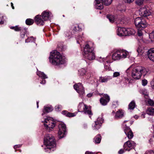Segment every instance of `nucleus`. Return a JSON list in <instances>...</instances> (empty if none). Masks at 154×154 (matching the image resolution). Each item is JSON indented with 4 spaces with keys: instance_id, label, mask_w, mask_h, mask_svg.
I'll return each mask as SVG.
<instances>
[{
    "instance_id": "nucleus-1",
    "label": "nucleus",
    "mask_w": 154,
    "mask_h": 154,
    "mask_svg": "<svg viewBox=\"0 0 154 154\" xmlns=\"http://www.w3.org/2000/svg\"><path fill=\"white\" fill-rule=\"evenodd\" d=\"M50 62L52 65L59 66L66 63V58L62 56L60 53L54 50L50 53L49 57Z\"/></svg>"
},
{
    "instance_id": "nucleus-2",
    "label": "nucleus",
    "mask_w": 154,
    "mask_h": 154,
    "mask_svg": "<svg viewBox=\"0 0 154 154\" xmlns=\"http://www.w3.org/2000/svg\"><path fill=\"white\" fill-rule=\"evenodd\" d=\"M147 72L145 68L141 66H137L135 67L132 70L131 75L134 79H140L141 75L144 76Z\"/></svg>"
},
{
    "instance_id": "nucleus-3",
    "label": "nucleus",
    "mask_w": 154,
    "mask_h": 154,
    "mask_svg": "<svg viewBox=\"0 0 154 154\" xmlns=\"http://www.w3.org/2000/svg\"><path fill=\"white\" fill-rule=\"evenodd\" d=\"M54 140V137L51 134H47L45 136L44 141L45 144L47 147V151H48V150L54 151L53 148L56 146V144Z\"/></svg>"
},
{
    "instance_id": "nucleus-4",
    "label": "nucleus",
    "mask_w": 154,
    "mask_h": 154,
    "mask_svg": "<svg viewBox=\"0 0 154 154\" xmlns=\"http://www.w3.org/2000/svg\"><path fill=\"white\" fill-rule=\"evenodd\" d=\"M128 54V52L126 50H118L112 54V59L114 60H120L125 58Z\"/></svg>"
},
{
    "instance_id": "nucleus-5",
    "label": "nucleus",
    "mask_w": 154,
    "mask_h": 154,
    "mask_svg": "<svg viewBox=\"0 0 154 154\" xmlns=\"http://www.w3.org/2000/svg\"><path fill=\"white\" fill-rule=\"evenodd\" d=\"M134 23L137 29H144L148 25L145 19L142 17L136 18L134 21Z\"/></svg>"
},
{
    "instance_id": "nucleus-6",
    "label": "nucleus",
    "mask_w": 154,
    "mask_h": 154,
    "mask_svg": "<svg viewBox=\"0 0 154 154\" xmlns=\"http://www.w3.org/2000/svg\"><path fill=\"white\" fill-rule=\"evenodd\" d=\"M134 31L131 28L118 27L117 30V34L119 36H127L134 34Z\"/></svg>"
},
{
    "instance_id": "nucleus-7",
    "label": "nucleus",
    "mask_w": 154,
    "mask_h": 154,
    "mask_svg": "<svg viewBox=\"0 0 154 154\" xmlns=\"http://www.w3.org/2000/svg\"><path fill=\"white\" fill-rule=\"evenodd\" d=\"M55 122L53 121L51 118H48L45 119L44 122V125L45 128L48 132L52 130L55 126Z\"/></svg>"
},
{
    "instance_id": "nucleus-8",
    "label": "nucleus",
    "mask_w": 154,
    "mask_h": 154,
    "mask_svg": "<svg viewBox=\"0 0 154 154\" xmlns=\"http://www.w3.org/2000/svg\"><path fill=\"white\" fill-rule=\"evenodd\" d=\"M59 130L58 134V137L59 139H61L66 134V127L65 125L61 123L59 125Z\"/></svg>"
},
{
    "instance_id": "nucleus-9",
    "label": "nucleus",
    "mask_w": 154,
    "mask_h": 154,
    "mask_svg": "<svg viewBox=\"0 0 154 154\" xmlns=\"http://www.w3.org/2000/svg\"><path fill=\"white\" fill-rule=\"evenodd\" d=\"M136 145V143L134 141L130 140L125 143L123 147L125 150L129 151L132 149L134 148Z\"/></svg>"
},
{
    "instance_id": "nucleus-10",
    "label": "nucleus",
    "mask_w": 154,
    "mask_h": 154,
    "mask_svg": "<svg viewBox=\"0 0 154 154\" xmlns=\"http://www.w3.org/2000/svg\"><path fill=\"white\" fill-rule=\"evenodd\" d=\"M94 43L91 41L87 42L84 48V54L94 51Z\"/></svg>"
},
{
    "instance_id": "nucleus-11",
    "label": "nucleus",
    "mask_w": 154,
    "mask_h": 154,
    "mask_svg": "<svg viewBox=\"0 0 154 154\" xmlns=\"http://www.w3.org/2000/svg\"><path fill=\"white\" fill-rule=\"evenodd\" d=\"M107 18L109 19V20L110 22L113 23L115 20L117 21L119 20L121 23H124V19L125 18H121L119 16H114L112 15H107L106 16Z\"/></svg>"
},
{
    "instance_id": "nucleus-12",
    "label": "nucleus",
    "mask_w": 154,
    "mask_h": 154,
    "mask_svg": "<svg viewBox=\"0 0 154 154\" xmlns=\"http://www.w3.org/2000/svg\"><path fill=\"white\" fill-rule=\"evenodd\" d=\"M74 88L80 95H83L85 94L84 88L81 83H79L78 85L75 84Z\"/></svg>"
},
{
    "instance_id": "nucleus-13",
    "label": "nucleus",
    "mask_w": 154,
    "mask_h": 154,
    "mask_svg": "<svg viewBox=\"0 0 154 154\" xmlns=\"http://www.w3.org/2000/svg\"><path fill=\"white\" fill-rule=\"evenodd\" d=\"M125 126L123 129L125 134L129 139H132L134 136L133 133L129 126L126 125H125Z\"/></svg>"
},
{
    "instance_id": "nucleus-14",
    "label": "nucleus",
    "mask_w": 154,
    "mask_h": 154,
    "mask_svg": "<svg viewBox=\"0 0 154 154\" xmlns=\"http://www.w3.org/2000/svg\"><path fill=\"white\" fill-rule=\"evenodd\" d=\"M103 119L102 117H99L97 120L95 122L94 126L93 127L94 129L98 130L101 127L102 123L103 122Z\"/></svg>"
},
{
    "instance_id": "nucleus-15",
    "label": "nucleus",
    "mask_w": 154,
    "mask_h": 154,
    "mask_svg": "<svg viewBox=\"0 0 154 154\" xmlns=\"http://www.w3.org/2000/svg\"><path fill=\"white\" fill-rule=\"evenodd\" d=\"M109 97L107 94H105L100 98V101L101 104L103 106L106 105L110 100Z\"/></svg>"
},
{
    "instance_id": "nucleus-16",
    "label": "nucleus",
    "mask_w": 154,
    "mask_h": 154,
    "mask_svg": "<svg viewBox=\"0 0 154 154\" xmlns=\"http://www.w3.org/2000/svg\"><path fill=\"white\" fill-rule=\"evenodd\" d=\"M42 18L45 21H47L51 18L52 17L51 13L48 11H44L42 14Z\"/></svg>"
},
{
    "instance_id": "nucleus-17",
    "label": "nucleus",
    "mask_w": 154,
    "mask_h": 154,
    "mask_svg": "<svg viewBox=\"0 0 154 154\" xmlns=\"http://www.w3.org/2000/svg\"><path fill=\"white\" fill-rule=\"evenodd\" d=\"M35 22L37 25H43L44 24V20H43L42 15H36L35 18Z\"/></svg>"
},
{
    "instance_id": "nucleus-18",
    "label": "nucleus",
    "mask_w": 154,
    "mask_h": 154,
    "mask_svg": "<svg viewBox=\"0 0 154 154\" xmlns=\"http://www.w3.org/2000/svg\"><path fill=\"white\" fill-rule=\"evenodd\" d=\"M140 14L141 16L147 17L150 15L151 13L149 9L145 8H143L140 10Z\"/></svg>"
},
{
    "instance_id": "nucleus-19",
    "label": "nucleus",
    "mask_w": 154,
    "mask_h": 154,
    "mask_svg": "<svg viewBox=\"0 0 154 154\" xmlns=\"http://www.w3.org/2000/svg\"><path fill=\"white\" fill-rule=\"evenodd\" d=\"M84 57L89 60H94L95 58V54L94 51L84 54Z\"/></svg>"
},
{
    "instance_id": "nucleus-20",
    "label": "nucleus",
    "mask_w": 154,
    "mask_h": 154,
    "mask_svg": "<svg viewBox=\"0 0 154 154\" xmlns=\"http://www.w3.org/2000/svg\"><path fill=\"white\" fill-rule=\"evenodd\" d=\"M147 55L150 60L154 62V48H151L148 50Z\"/></svg>"
},
{
    "instance_id": "nucleus-21",
    "label": "nucleus",
    "mask_w": 154,
    "mask_h": 154,
    "mask_svg": "<svg viewBox=\"0 0 154 154\" xmlns=\"http://www.w3.org/2000/svg\"><path fill=\"white\" fill-rule=\"evenodd\" d=\"M124 116V113L121 110L117 111L116 113L115 118L117 119H121Z\"/></svg>"
},
{
    "instance_id": "nucleus-22",
    "label": "nucleus",
    "mask_w": 154,
    "mask_h": 154,
    "mask_svg": "<svg viewBox=\"0 0 154 154\" xmlns=\"http://www.w3.org/2000/svg\"><path fill=\"white\" fill-rule=\"evenodd\" d=\"M102 2L99 1V0H95V8L97 9H102L103 8V3L101 2Z\"/></svg>"
},
{
    "instance_id": "nucleus-23",
    "label": "nucleus",
    "mask_w": 154,
    "mask_h": 154,
    "mask_svg": "<svg viewBox=\"0 0 154 154\" xmlns=\"http://www.w3.org/2000/svg\"><path fill=\"white\" fill-rule=\"evenodd\" d=\"M62 113L67 117H73L75 116V113L69 112L66 110H63L62 111Z\"/></svg>"
},
{
    "instance_id": "nucleus-24",
    "label": "nucleus",
    "mask_w": 154,
    "mask_h": 154,
    "mask_svg": "<svg viewBox=\"0 0 154 154\" xmlns=\"http://www.w3.org/2000/svg\"><path fill=\"white\" fill-rule=\"evenodd\" d=\"M53 108L51 106H45L43 110V113H42V115H44V113L49 112L52 111Z\"/></svg>"
},
{
    "instance_id": "nucleus-25",
    "label": "nucleus",
    "mask_w": 154,
    "mask_h": 154,
    "mask_svg": "<svg viewBox=\"0 0 154 154\" xmlns=\"http://www.w3.org/2000/svg\"><path fill=\"white\" fill-rule=\"evenodd\" d=\"M82 112H84V113L87 114L89 115H92L91 110L87 105L85 106V109L84 110H82Z\"/></svg>"
},
{
    "instance_id": "nucleus-26",
    "label": "nucleus",
    "mask_w": 154,
    "mask_h": 154,
    "mask_svg": "<svg viewBox=\"0 0 154 154\" xmlns=\"http://www.w3.org/2000/svg\"><path fill=\"white\" fill-rule=\"evenodd\" d=\"M37 75L39 77H41L42 79H45L47 78L46 75H45L43 72L40 71H37L36 73Z\"/></svg>"
},
{
    "instance_id": "nucleus-27",
    "label": "nucleus",
    "mask_w": 154,
    "mask_h": 154,
    "mask_svg": "<svg viewBox=\"0 0 154 154\" xmlns=\"http://www.w3.org/2000/svg\"><path fill=\"white\" fill-rule=\"evenodd\" d=\"M86 105L83 103H80L78 106V111L79 112H82L85 108V106Z\"/></svg>"
},
{
    "instance_id": "nucleus-28",
    "label": "nucleus",
    "mask_w": 154,
    "mask_h": 154,
    "mask_svg": "<svg viewBox=\"0 0 154 154\" xmlns=\"http://www.w3.org/2000/svg\"><path fill=\"white\" fill-rule=\"evenodd\" d=\"M101 137L100 134H98L97 135L94 139V140L95 143H100Z\"/></svg>"
},
{
    "instance_id": "nucleus-29",
    "label": "nucleus",
    "mask_w": 154,
    "mask_h": 154,
    "mask_svg": "<svg viewBox=\"0 0 154 154\" xmlns=\"http://www.w3.org/2000/svg\"><path fill=\"white\" fill-rule=\"evenodd\" d=\"M112 78L110 76H105L101 77L100 78L101 82H107L109 80L111 79Z\"/></svg>"
},
{
    "instance_id": "nucleus-30",
    "label": "nucleus",
    "mask_w": 154,
    "mask_h": 154,
    "mask_svg": "<svg viewBox=\"0 0 154 154\" xmlns=\"http://www.w3.org/2000/svg\"><path fill=\"white\" fill-rule=\"evenodd\" d=\"M146 112L149 115H153L154 114V109L152 107L148 108L146 110Z\"/></svg>"
},
{
    "instance_id": "nucleus-31",
    "label": "nucleus",
    "mask_w": 154,
    "mask_h": 154,
    "mask_svg": "<svg viewBox=\"0 0 154 154\" xmlns=\"http://www.w3.org/2000/svg\"><path fill=\"white\" fill-rule=\"evenodd\" d=\"M136 106L134 101H132L128 105V109L130 110H133Z\"/></svg>"
},
{
    "instance_id": "nucleus-32",
    "label": "nucleus",
    "mask_w": 154,
    "mask_h": 154,
    "mask_svg": "<svg viewBox=\"0 0 154 154\" xmlns=\"http://www.w3.org/2000/svg\"><path fill=\"white\" fill-rule=\"evenodd\" d=\"M137 51L138 53V54L142 55L144 52V49L143 47L141 46H139L137 48Z\"/></svg>"
},
{
    "instance_id": "nucleus-33",
    "label": "nucleus",
    "mask_w": 154,
    "mask_h": 154,
    "mask_svg": "<svg viewBox=\"0 0 154 154\" xmlns=\"http://www.w3.org/2000/svg\"><path fill=\"white\" fill-rule=\"evenodd\" d=\"M33 23L34 20L30 18L27 19L26 20V23L28 25H32Z\"/></svg>"
},
{
    "instance_id": "nucleus-34",
    "label": "nucleus",
    "mask_w": 154,
    "mask_h": 154,
    "mask_svg": "<svg viewBox=\"0 0 154 154\" xmlns=\"http://www.w3.org/2000/svg\"><path fill=\"white\" fill-rule=\"evenodd\" d=\"M112 0H100L106 5H110L112 2Z\"/></svg>"
},
{
    "instance_id": "nucleus-35",
    "label": "nucleus",
    "mask_w": 154,
    "mask_h": 154,
    "mask_svg": "<svg viewBox=\"0 0 154 154\" xmlns=\"http://www.w3.org/2000/svg\"><path fill=\"white\" fill-rule=\"evenodd\" d=\"M79 71L80 75L81 76H84L86 72V70L84 69H82L79 70Z\"/></svg>"
},
{
    "instance_id": "nucleus-36",
    "label": "nucleus",
    "mask_w": 154,
    "mask_h": 154,
    "mask_svg": "<svg viewBox=\"0 0 154 154\" xmlns=\"http://www.w3.org/2000/svg\"><path fill=\"white\" fill-rule=\"evenodd\" d=\"M64 33L65 36L68 37H71L72 35L73 34L72 33H71L68 30L66 31Z\"/></svg>"
},
{
    "instance_id": "nucleus-37",
    "label": "nucleus",
    "mask_w": 154,
    "mask_h": 154,
    "mask_svg": "<svg viewBox=\"0 0 154 154\" xmlns=\"http://www.w3.org/2000/svg\"><path fill=\"white\" fill-rule=\"evenodd\" d=\"M143 0H136L135 3L138 6H140L143 3Z\"/></svg>"
},
{
    "instance_id": "nucleus-38",
    "label": "nucleus",
    "mask_w": 154,
    "mask_h": 154,
    "mask_svg": "<svg viewBox=\"0 0 154 154\" xmlns=\"http://www.w3.org/2000/svg\"><path fill=\"white\" fill-rule=\"evenodd\" d=\"M137 29L138 30L137 33L138 35L139 36H141L143 34L142 31L144 29Z\"/></svg>"
},
{
    "instance_id": "nucleus-39",
    "label": "nucleus",
    "mask_w": 154,
    "mask_h": 154,
    "mask_svg": "<svg viewBox=\"0 0 154 154\" xmlns=\"http://www.w3.org/2000/svg\"><path fill=\"white\" fill-rule=\"evenodd\" d=\"M148 104L151 106H154V101L151 99H149L148 100Z\"/></svg>"
},
{
    "instance_id": "nucleus-40",
    "label": "nucleus",
    "mask_w": 154,
    "mask_h": 154,
    "mask_svg": "<svg viewBox=\"0 0 154 154\" xmlns=\"http://www.w3.org/2000/svg\"><path fill=\"white\" fill-rule=\"evenodd\" d=\"M62 108V106L61 105H58L55 106V109L56 110L58 111H60L61 110Z\"/></svg>"
},
{
    "instance_id": "nucleus-41",
    "label": "nucleus",
    "mask_w": 154,
    "mask_h": 154,
    "mask_svg": "<svg viewBox=\"0 0 154 154\" xmlns=\"http://www.w3.org/2000/svg\"><path fill=\"white\" fill-rule=\"evenodd\" d=\"M120 75V74L119 72H114L113 74V77H116L119 76Z\"/></svg>"
},
{
    "instance_id": "nucleus-42",
    "label": "nucleus",
    "mask_w": 154,
    "mask_h": 154,
    "mask_svg": "<svg viewBox=\"0 0 154 154\" xmlns=\"http://www.w3.org/2000/svg\"><path fill=\"white\" fill-rule=\"evenodd\" d=\"M14 30L16 31H20L21 30V28L18 26H15Z\"/></svg>"
},
{
    "instance_id": "nucleus-43",
    "label": "nucleus",
    "mask_w": 154,
    "mask_h": 154,
    "mask_svg": "<svg viewBox=\"0 0 154 154\" xmlns=\"http://www.w3.org/2000/svg\"><path fill=\"white\" fill-rule=\"evenodd\" d=\"M144 154H154V152L152 150H148L146 151Z\"/></svg>"
},
{
    "instance_id": "nucleus-44",
    "label": "nucleus",
    "mask_w": 154,
    "mask_h": 154,
    "mask_svg": "<svg viewBox=\"0 0 154 154\" xmlns=\"http://www.w3.org/2000/svg\"><path fill=\"white\" fill-rule=\"evenodd\" d=\"M142 85L143 86H145L147 83V81L146 79L143 80L142 81Z\"/></svg>"
},
{
    "instance_id": "nucleus-45",
    "label": "nucleus",
    "mask_w": 154,
    "mask_h": 154,
    "mask_svg": "<svg viewBox=\"0 0 154 154\" xmlns=\"http://www.w3.org/2000/svg\"><path fill=\"white\" fill-rule=\"evenodd\" d=\"M127 122H128L129 123V124H130V125H132V122H131V121H124V122H123V124H124L123 125H124V127H125V124H125V123H126Z\"/></svg>"
},
{
    "instance_id": "nucleus-46",
    "label": "nucleus",
    "mask_w": 154,
    "mask_h": 154,
    "mask_svg": "<svg viewBox=\"0 0 154 154\" xmlns=\"http://www.w3.org/2000/svg\"><path fill=\"white\" fill-rule=\"evenodd\" d=\"M125 81L126 84L129 83L130 82V80L129 79L125 78Z\"/></svg>"
},
{
    "instance_id": "nucleus-47",
    "label": "nucleus",
    "mask_w": 154,
    "mask_h": 154,
    "mask_svg": "<svg viewBox=\"0 0 154 154\" xmlns=\"http://www.w3.org/2000/svg\"><path fill=\"white\" fill-rule=\"evenodd\" d=\"M77 28L76 26H75L73 29V34H75L77 31Z\"/></svg>"
},
{
    "instance_id": "nucleus-48",
    "label": "nucleus",
    "mask_w": 154,
    "mask_h": 154,
    "mask_svg": "<svg viewBox=\"0 0 154 154\" xmlns=\"http://www.w3.org/2000/svg\"><path fill=\"white\" fill-rule=\"evenodd\" d=\"M3 18V16H0V24H3L4 23V21H2Z\"/></svg>"
},
{
    "instance_id": "nucleus-49",
    "label": "nucleus",
    "mask_w": 154,
    "mask_h": 154,
    "mask_svg": "<svg viewBox=\"0 0 154 154\" xmlns=\"http://www.w3.org/2000/svg\"><path fill=\"white\" fill-rule=\"evenodd\" d=\"M124 150L123 149H120L118 152L119 154H122L124 152Z\"/></svg>"
},
{
    "instance_id": "nucleus-50",
    "label": "nucleus",
    "mask_w": 154,
    "mask_h": 154,
    "mask_svg": "<svg viewBox=\"0 0 154 154\" xmlns=\"http://www.w3.org/2000/svg\"><path fill=\"white\" fill-rule=\"evenodd\" d=\"M76 27L77 28V31H81L82 29L81 27L79 25H77V26Z\"/></svg>"
},
{
    "instance_id": "nucleus-51",
    "label": "nucleus",
    "mask_w": 154,
    "mask_h": 154,
    "mask_svg": "<svg viewBox=\"0 0 154 154\" xmlns=\"http://www.w3.org/2000/svg\"><path fill=\"white\" fill-rule=\"evenodd\" d=\"M104 68L106 70H107L109 69V66L108 65H106V64H104Z\"/></svg>"
},
{
    "instance_id": "nucleus-52",
    "label": "nucleus",
    "mask_w": 154,
    "mask_h": 154,
    "mask_svg": "<svg viewBox=\"0 0 154 154\" xmlns=\"http://www.w3.org/2000/svg\"><path fill=\"white\" fill-rule=\"evenodd\" d=\"M21 146V145H20V144L19 145H15L14 146V148L15 149H17V148H18L20 147Z\"/></svg>"
},
{
    "instance_id": "nucleus-53",
    "label": "nucleus",
    "mask_w": 154,
    "mask_h": 154,
    "mask_svg": "<svg viewBox=\"0 0 154 154\" xmlns=\"http://www.w3.org/2000/svg\"><path fill=\"white\" fill-rule=\"evenodd\" d=\"M151 84L152 88L154 89V79L151 82Z\"/></svg>"
},
{
    "instance_id": "nucleus-54",
    "label": "nucleus",
    "mask_w": 154,
    "mask_h": 154,
    "mask_svg": "<svg viewBox=\"0 0 154 154\" xmlns=\"http://www.w3.org/2000/svg\"><path fill=\"white\" fill-rule=\"evenodd\" d=\"M125 2L128 3H131L134 0H124Z\"/></svg>"
},
{
    "instance_id": "nucleus-55",
    "label": "nucleus",
    "mask_w": 154,
    "mask_h": 154,
    "mask_svg": "<svg viewBox=\"0 0 154 154\" xmlns=\"http://www.w3.org/2000/svg\"><path fill=\"white\" fill-rule=\"evenodd\" d=\"M95 153L94 152H91L86 151L85 152V154H94Z\"/></svg>"
},
{
    "instance_id": "nucleus-56",
    "label": "nucleus",
    "mask_w": 154,
    "mask_h": 154,
    "mask_svg": "<svg viewBox=\"0 0 154 154\" xmlns=\"http://www.w3.org/2000/svg\"><path fill=\"white\" fill-rule=\"evenodd\" d=\"M46 83V81L45 79H42V80L41 81L40 83L41 84H45Z\"/></svg>"
},
{
    "instance_id": "nucleus-57",
    "label": "nucleus",
    "mask_w": 154,
    "mask_h": 154,
    "mask_svg": "<svg viewBox=\"0 0 154 154\" xmlns=\"http://www.w3.org/2000/svg\"><path fill=\"white\" fill-rule=\"evenodd\" d=\"M93 94L89 93L87 94V96L88 97H90L92 96Z\"/></svg>"
},
{
    "instance_id": "nucleus-58",
    "label": "nucleus",
    "mask_w": 154,
    "mask_h": 154,
    "mask_svg": "<svg viewBox=\"0 0 154 154\" xmlns=\"http://www.w3.org/2000/svg\"><path fill=\"white\" fill-rule=\"evenodd\" d=\"M25 35V33L24 32H23V33H21L20 36L22 38H23L24 37Z\"/></svg>"
},
{
    "instance_id": "nucleus-59",
    "label": "nucleus",
    "mask_w": 154,
    "mask_h": 154,
    "mask_svg": "<svg viewBox=\"0 0 154 154\" xmlns=\"http://www.w3.org/2000/svg\"><path fill=\"white\" fill-rule=\"evenodd\" d=\"M151 36H152L153 38H154V32H152L150 35Z\"/></svg>"
},
{
    "instance_id": "nucleus-60",
    "label": "nucleus",
    "mask_w": 154,
    "mask_h": 154,
    "mask_svg": "<svg viewBox=\"0 0 154 154\" xmlns=\"http://www.w3.org/2000/svg\"><path fill=\"white\" fill-rule=\"evenodd\" d=\"M11 6L12 9H14V7L13 6V3H12V2L11 3Z\"/></svg>"
},
{
    "instance_id": "nucleus-61",
    "label": "nucleus",
    "mask_w": 154,
    "mask_h": 154,
    "mask_svg": "<svg viewBox=\"0 0 154 154\" xmlns=\"http://www.w3.org/2000/svg\"><path fill=\"white\" fill-rule=\"evenodd\" d=\"M79 39H80V37H79V36H78V38L77 39V42L78 43H79Z\"/></svg>"
},
{
    "instance_id": "nucleus-62",
    "label": "nucleus",
    "mask_w": 154,
    "mask_h": 154,
    "mask_svg": "<svg viewBox=\"0 0 154 154\" xmlns=\"http://www.w3.org/2000/svg\"><path fill=\"white\" fill-rule=\"evenodd\" d=\"M14 27H15V26H11L10 27V28L11 29H14Z\"/></svg>"
},
{
    "instance_id": "nucleus-63",
    "label": "nucleus",
    "mask_w": 154,
    "mask_h": 154,
    "mask_svg": "<svg viewBox=\"0 0 154 154\" xmlns=\"http://www.w3.org/2000/svg\"><path fill=\"white\" fill-rule=\"evenodd\" d=\"M130 67L129 68H128L127 70H126V72L127 73H129V71H128V70L130 69Z\"/></svg>"
},
{
    "instance_id": "nucleus-64",
    "label": "nucleus",
    "mask_w": 154,
    "mask_h": 154,
    "mask_svg": "<svg viewBox=\"0 0 154 154\" xmlns=\"http://www.w3.org/2000/svg\"><path fill=\"white\" fill-rule=\"evenodd\" d=\"M145 115V114H143L141 115V117L143 118H144L145 117L144 116V115Z\"/></svg>"
}]
</instances>
